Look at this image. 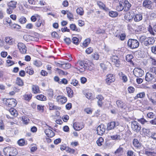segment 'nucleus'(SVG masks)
Returning a JSON list of instances; mask_svg holds the SVG:
<instances>
[{
	"mask_svg": "<svg viewBox=\"0 0 156 156\" xmlns=\"http://www.w3.org/2000/svg\"><path fill=\"white\" fill-rule=\"evenodd\" d=\"M3 152L5 156H15L18 153L16 148L9 147L5 148L3 149Z\"/></svg>",
	"mask_w": 156,
	"mask_h": 156,
	"instance_id": "1",
	"label": "nucleus"
},
{
	"mask_svg": "<svg viewBox=\"0 0 156 156\" xmlns=\"http://www.w3.org/2000/svg\"><path fill=\"white\" fill-rule=\"evenodd\" d=\"M87 62L85 61H79L77 63V66L80 68L79 71L81 72H84L86 70H91L92 69L90 68Z\"/></svg>",
	"mask_w": 156,
	"mask_h": 156,
	"instance_id": "2",
	"label": "nucleus"
},
{
	"mask_svg": "<svg viewBox=\"0 0 156 156\" xmlns=\"http://www.w3.org/2000/svg\"><path fill=\"white\" fill-rule=\"evenodd\" d=\"M139 45L138 41L136 39H129L127 41L128 47L131 49H134L137 48Z\"/></svg>",
	"mask_w": 156,
	"mask_h": 156,
	"instance_id": "3",
	"label": "nucleus"
},
{
	"mask_svg": "<svg viewBox=\"0 0 156 156\" xmlns=\"http://www.w3.org/2000/svg\"><path fill=\"white\" fill-rule=\"evenodd\" d=\"M17 2L15 1H11L7 3L8 8L7 9L6 11L7 13L10 14L12 12L13 10L16 6Z\"/></svg>",
	"mask_w": 156,
	"mask_h": 156,
	"instance_id": "4",
	"label": "nucleus"
},
{
	"mask_svg": "<svg viewBox=\"0 0 156 156\" xmlns=\"http://www.w3.org/2000/svg\"><path fill=\"white\" fill-rule=\"evenodd\" d=\"M4 103L7 106L12 108L15 107L16 104V99H3Z\"/></svg>",
	"mask_w": 156,
	"mask_h": 156,
	"instance_id": "5",
	"label": "nucleus"
},
{
	"mask_svg": "<svg viewBox=\"0 0 156 156\" xmlns=\"http://www.w3.org/2000/svg\"><path fill=\"white\" fill-rule=\"evenodd\" d=\"M17 46L21 53L24 54L26 53L27 49L24 44L21 42H19L18 43Z\"/></svg>",
	"mask_w": 156,
	"mask_h": 156,
	"instance_id": "6",
	"label": "nucleus"
},
{
	"mask_svg": "<svg viewBox=\"0 0 156 156\" xmlns=\"http://www.w3.org/2000/svg\"><path fill=\"white\" fill-rule=\"evenodd\" d=\"M133 72L135 76L137 77L142 76L144 74V71L140 68H135Z\"/></svg>",
	"mask_w": 156,
	"mask_h": 156,
	"instance_id": "7",
	"label": "nucleus"
},
{
	"mask_svg": "<svg viewBox=\"0 0 156 156\" xmlns=\"http://www.w3.org/2000/svg\"><path fill=\"white\" fill-rule=\"evenodd\" d=\"M131 127L132 129L136 132H138L141 129V126L136 121H133L131 123Z\"/></svg>",
	"mask_w": 156,
	"mask_h": 156,
	"instance_id": "8",
	"label": "nucleus"
},
{
	"mask_svg": "<svg viewBox=\"0 0 156 156\" xmlns=\"http://www.w3.org/2000/svg\"><path fill=\"white\" fill-rule=\"evenodd\" d=\"M119 125L118 122L113 121L108 123L107 124V129L110 130L114 129L117 126Z\"/></svg>",
	"mask_w": 156,
	"mask_h": 156,
	"instance_id": "9",
	"label": "nucleus"
},
{
	"mask_svg": "<svg viewBox=\"0 0 156 156\" xmlns=\"http://www.w3.org/2000/svg\"><path fill=\"white\" fill-rule=\"evenodd\" d=\"M105 129V126L102 124L99 126L97 128V134L100 135H102L104 133Z\"/></svg>",
	"mask_w": 156,
	"mask_h": 156,
	"instance_id": "10",
	"label": "nucleus"
},
{
	"mask_svg": "<svg viewBox=\"0 0 156 156\" xmlns=\"http://www.w3.org/2000/svg\"><path fill=\"white\" fill-rule=\"evenodd\" d=\"M115 80V76L112 74H109L107 76L106 82L107 84L110 85L111 83L113 82Z\"/></svg>",
	"mask_w": 156,
	"mask_h": 156,
	"instance_id": "11",
	"label": "nucleus"
},
{
	"mask_svg": "<svg viewBox=\"0 0 156 156\" xmlns=\"http://www.w3.org/2000/svg\"><path fill=\"white\" fill-rule=\"evenodd\" d=\"M56 101L59 104H63L67 101V99L66 97L63 96L59 95L56 98Z\"/></svg>",
	"mask_w": 156,
	"mask_h": 156,
	"instance_id": "12",
	"label": "nucleus"
},
{
	"mask_svg": "<svg viewBox=\"0 0 156 156\" xmlns=\"http://www.w3.org/2000/svg\"><path fill=\"white\" fill-rule=\"evenodd\" d=\"M5 42L10 45H12L15 44V40L11 37H6L5 39Z\"/></svg>",
	"mask_w": 156,
	"mask_h": 156,
	"instance_id": "13",
	"label": "nucleus"
},
{
	"mask_svg": "<svg viewBox=\"0 0 156 156\" xmlns=\"http://www.w3.org/2000/svg\"><path fill=\"white\" fill-rule=\"evenodd\" d=\"M148 37H146L145 36H141L140 38V41L141 43L146 46L148 45Z\"/></svg>",
	"mask_w": 156,
	"mask_h": 156,
	"instance_id": "14",
	"label": "nucleus"
},
{
	"mask_svg": "<svg viewBox=\"0 0 156 156\" xmlns=\"http://www.w3.org/2000/svg\"><path fill=\"white\" fill-rule=\"evenodd\" d=\"M123 0L120 1L118 4H117L116 9L118 11H121L124 8V3Z\"/></svg>",
	"mask_w": 156,
	"mask_h": 156,
	"instance_id": "15",
	"label": "nucleus"
},
{
	"mask_svg": "<svg viewBox=\"0 0 156 156\" xmlns=\"http://www.w3.org/2000/svg\"><path fill=\"white\" fill-rule=\"evenodd\" d=\"M154 79V76L152 74L147 73L146 75L145 79L148 82L152 81Z\"/></svg>",
	"mask_w": 156,
	"mask_h": 156,
	"instance_id": "16",
	"label": "nucleus"
},
{
	"mask_svg": "<svg viewBox=\"0 0 156 156\" xmlns=\"http://www.w3.org/2000/svg\"><path fill=\"white\" fill-rule=\"evenodd\" d=\"M112 62H114L117 67H119L120 66V62L118 57L117 56H113L112 58Z\"/></svg>",
	"mask_w": 156,
	"mask_h": 156,
	"instance_id": "17",
	"label": "nucleus"
},
{
	"mask_svg": "<svg viewBox=\"0 0 156 156\" xmlns=\"http://www.w3.org/2000/svg\"><path fill=\"white\" fill-rule=\"evenodd\" d=\"M152 3L149 0H145L143 3V5L146 8L150 9L152 7Z\"/></svg>",
	"mask_w": 156,
	"mask_h": 156,
	"instance_id": "18",
	"label": "nucleus"
},
{
	"mask_svg": "<svg viewBox=\"0 0 156 156\" xmlns=\"http://www.w3.org/2000/svg\"><path fill=\"white\" fill-rule=\"evenodd\" d=\"M44 132L46 135L48 137H52L55 135L54 133L51 129H47Z\"/></svg>",
	"mask_w": 156,
	"mask_h": 156,
	"instance_id": "19",
	"label": "nucleus"
},
{
	"mask_svg": "<svg viewBox=\"0 0 156 156\" xmlns=\"http://www.w3.org/2000/svg\"><path fill=\"white\" fill-rule=\"evenodd\" d=\"M73 127L76 130H80L82 129L83 127V125H80L79 123H75L73 124Z\"/></svg>",
	"mask_w": 156,
	"mask_h": 156,
	"instance_id": "20",
	"label": "nucleus"
},
{
	"mask_svg": "<svg viewBox=\"0 0 156 156\" xmlns=\"http://www.w3.org/2000/svg\"><path fill=\"white\" fill-rule=\"evenodd\" d=\"M147 29L150 34L154 35V31L156 32V24L154 26L153 28L151 25H149Z\"/></svg>",
	"mask_w": 156,
	"mask_h": 156,
	"instance_id": "21",
	"label": "nucleus"
},
{
	"mask_svg": "<svg viewBox=\"0 0 156 156\" xmlns=\"http://www.w3.org/2000/svg\"><path fill=\"white\" fill-rule=\"evenodd\" d=\"M133 144L134 147L136 148H140L141 146V144L136 139H133Z\"/></svg>",
	"mask_w": 156,
	"mask_h": 156,
	"instance_id": "22",
	"label": "nucleus"
},
{
	"mask_svg": "<svg viewBox=\"0 0 156 156\" xmlns=\"http://www.w3.org/2000/svg\"><path fill=\"white\" fill-rule=\"evenodd\" d=\"M133 18L135 21L138 22L142 19V16L140 14H136L133 16Z\"/></svg>",
	"mask_w": 156,
	"mask_h": 156,
	"instance_id": "23",
	"label": "nucleus"
},
{
	"mask_svg": "<svg viewBox=\"0 0 156 156\" xmlns=\"http://www.w3.org/2000/svg\"><path fill=\"white\" fill-rule=\"evenodd\" d=\"M44 21L42 19H41L40 18L36 23L35 25L37 27H40L41 25L44 26Z\"/></svg>",
	"mask_w": 156,
	"mask_h": 156,
	"instance_id": "24",
	"label": "nucleus"
},
{
	"mask_svg": "<svg viewBox=\"0 0 156 156\" xmlns=\"http://www.w3.org/2000/svg\"><path fill=\"white\" fill-rule=\"evenodd\" d=\"M132 14L130 13V12L126 13L124 16L125 19L129 22L133 18V16Z\"/></svg>",
	"mask_w": 156,
	"mask_h": 156,
	"instance_id": "25",
	"label": "nucleus"
},
{
	"mask_svg": "<svg viewBox=\"0 0 156 156\" xmlns=\"http://www.w3.org/2000/svg\"><path fill=\"white\" fill-rule=\"evenodd\" d=\"M124 10L127 11L130 9L131 6V5L128 1L125 0L124 1Z\"/></svg>",
	"mask_w": 156,
	"mask_h": 156,
	"instance_id": "26",
	"label": "nucleus"
},
{
	"mask_svg": "<svg viewBox=\"0 0 156 156\" xmlns=\"http://www.w3.org/2000/svg\"><path fill=\"white\" fill-rule=\"evenodd\" d=\"M33 92L34 94H37L40 93L39 87L37 86L33 85L32 86Z\"/></svg>",
	"mask_w": 156,
	"mask_h": 156,
	"instance_id": "27",
	"label": "nucleus"
},
{
	"mask_svg": "<svg viewBox=\"0 0 156 156\" xmlns=\"http://www.w3.org/2000/svg\"><path fill=\"white\" fill-rule=\"evenodd\" d=\"M66 90L68 96L70 98L73 97V92L72 89L70 87H66Z\"/></svg>",
	"mask_w": 156,
	"mask_h": 156,
	"instance_id": "28",
	"label": "nucleus"
},
{
	"mask_svg": "<svg viewBox=\"0 0 156 156\" xmlns=\"http://www.w3.org/2000/svg\"><path fill=\"white\" fill-rule=\"evenodd\" d=\"M96 98L98 100V105L100 107H101L102 104V101L104 99L103 97L101 95H99Z\"/></svg>",
	"mask_w": 156,
	"mask_h": 156,
	"instance_id": "29",
	"label": "nucleus"
},
{
	"mask_svg": "<svg viewBox=\"0 0 156 156\" xmlns=\"http://www.w3.org/2000/svg\"><path fill=\"white\" fill-rule=\"evenodd\" d=\"M115 37H118L119 39L122 41H124L126 37V35L124 33L121 34H115Z\"/></svg>",
	"mask_w": 156,
	"mask_h": 156,
	"instance_id": "30",
	"label": "nucleus"
},
{
	"mask_svg": "<svg viewBox=\"0 0 156 156\" xmlns=\"http://www.w3.org/2000/svg\"><path fill=\"white\" fill-rule=\"evenodd\" d=\"M25 71L27 73L30 75H32L34 73V71L32 67L30 66H28L25 69Z\"/></svg>",
	"mask_w": 156,
	"mask_h": 156,
	"instance_id": "31",
	"label": "nucleus"
},
{
	"mask_svg": "<svg viewBox=\"0 0 156 156\" xmlns=\"http://www.w3.org/2000/svg\"><path fill=\"white\" fill-rule=\"evenodd\" d=\"M9 111L12 115H13L14 116H16L17 115V112L16 110L14 108H11L9 110Z\"/></svg>",
	"mask_w": 156,
	"mask_h": 156,
	"instance_id": "32",
	"label": "nucleus"
},
{
	"mask_svg": "<svg viewBox=\"0 0 156 156\" xmlns=\"http://www.w3.org/2000/svg\"><path fill=\"white\" fill-rule=\"evenodd\" d=\"M23 38L26 41H34L35 37L30 35H25L23 36Z\"/></svg>",
	"mask_w": 156,
	"mask_h": 156,
	"instance_id": "33",
	"label": "nucleus"
},
{
	"mask_svg": "<svg viewBox=\"0 0 156 156\" xmlns=\"http://www.w3.org/2000/svg\"><path fill=\"white\" fill-rule=\"evenodd\" d=\"M145 96V93L144 92H142L136 95L134 99H137L138 98H142Z\"/></svg>",
	"mask_w": 156,
	"mask_h": 156,
	"instance_id": "34",
	"label": "nucleus"
},
{
	"mask_svg": "<svg viewBox=\"0 0 156 156\" xmlns=\"http://www.w3.org/2000/svg\"><path fill=\"white\" fill-rule=\"evenodd\" d=\"M37 98L40 101H45L46 100V96L42 94H40L37 96Z\"/></svg>",
	"mask_w": 156,
	"mask_h": 156,
	"instance_id": "35",
	"label": "nucleus"
},
{
	"mask_svg": "<svg viewBox=\"0 0 156 156\" xmlns=\"http://www.w3.org/2000/svg\"><path fill=\"white\" fill-rule=\"evenodd\" d=\"M47 93L49 99H52L53 96V90L52 89H50L47 90Z\"/></svg>",
	"mask_w": 156,
	"mask_h": 156,
	"instance_id": "36",
	"label": "nucleus"
},
{
	"mask_svg": "<svg viewBox=\"0 0 156 156\" xmlns=\"http://www.w3.org/2000/svg\"><path fill=\"white\" fill-rule=\"evenodd\" d=\"M77 13L80 16H82L84 14V11L82 8H79L76 9Z\"/></svg>",
	"mask_w": 156,
	"mask_h": 156,
	"instance_id": "37",
	"label": "nucleus"
},
{
	"mask_svg": "<svg viewBox=\"0 0 156 156\" xmlns=\"http://www.w3.org/2000/svg\"><path fill=\"white\" fill-rule=\"evenodd\" d=\"M133 57L132 55H128L126 56V61L128 62H133V65H134L132 61V59L133 58Z\"/></svg>",
	"mask_w": 156,
	"mask_h": 156,
	"instance_id": "38",
	"label": "nucleus"
},
{
	"mask_svg": "<svg viewBox=\"0 0 156 156\" xmlns=\"http://www.w3.org/2000/svg\"><path fill=\"white\" fill-rule=\"evenodd\" d=\"M40 18V16L39 15L37 14H35L31 17L30 20L32 21L35 22L37 20V18H39V19Z\"/></svg>",
	"mask_w": 156,
	"mask_h": 156,
	"instance_id": "39",
	"label": "nucleus"
},
{
	"mask_svg": "<svg viewBox=\"0 0 156 156\" xmlns=\"http://www.w3.org/2000/svg\"><path fill=\"white\" fill-rule=\"evenodd\" d=\"M116 103L118 107L122 108L124 106L123 102L121 101L118 100L116 101Z\"/></svg>",
	"mask_w": 156,
	"mask_h": 156,
	"instance_id": "40",
	"label": "nucleus"
},
{
	"mask_svg": "<svg viewBox=\"0 0 156 156\" xmlns=\"http://www.w3.org/2000/svg\"><path fill=\"white\" fill-rule=\"evenodd\" d=\"M70 27L71 29L73 31H76L77 32H79L80 31L79 29L77 28L75 24H71L70 25Z\"/></svg>",
	"mask_w": 156,
	"mask_h": 156,
	"instance_id": "41",
	"label": "nucleus"
},
{
	"mask_svg": "<svg viewBox=\"0 0 156 156\" xmlns=\"http://www.w3.org/2000/svg\"><path fill=\"white\" fill-rule=\"evenodd\" d=\"M19 22L22 24L25 23L27 21L26 18L24 16H21L19 19Z\"/></svg>",
	"mask_w": 156,
	"mask_h": 156,
	"instance_id": "42",
	"label": "nucleus"
},
{
	"mask_svg": "<svg viewBox=\"0 0 156 156\" xmlns=\"http://www.w3.org/2000/svg\"><path fill=\"white\" fill-rule=\"evenodd\" d=\"M22 118L23 122L24 124L27 125L29 122L30 120L27 117L23 116Z\"/></svg>",
	"mask_w": 156,
	"mask_h": 156,
	"instance_id": "43",
	"label": "nucleus"
},
{
	"mask_svg": "<svg viewBox=\"0 0 156 156\" xmlns=\"http://www.w3.org/2000/svg\"><path fill=\"white\" fill-rule=\"evenodd\" d=\"M71 65L70 64L67 63H64V62L63 63V68L65 69H68L71 67Z\"/></svg>",
	"mask_w": 156,
	"mask_h": 156,
	"instance_id": "44",
	"label": "nucleus"
},
{
	"mask_svg": "<svg viewBox=\"0 0 156 156\" xmlns=\"http://www.w3.org/2000/svg\"><path fill=\"white\" fill-rule=\"evenodd\" d=\"M16 84L20 86H22L23 85V83L22 80L20 78H17L16 80Z\"/></svg>",
	"mask_w": 156,
	"mask_h": 156,
	"instance_id": "45",
	"label": "nucleus"
},
{
	"mask_svg": "<svg viewBox=\"0 0 156 156\" xmlns=\"http://www.w3.org/2000/svg\"><path fill=\"white\" fill-rule=\"evenodd\" d=\"M111 138L113 140H120L121 139V136L119 135L118 134L112 136H111Z\"/></svg>",
	"mask_w": 156,
	"mask_h": 156,
	"instance_id": "46",
	"label": "nucleus"
},
{
	"mask_svg": "<svg viewBox=\"0 0 156 156\" xmlns=\"http://www.w3.org/2000/svg\"><path fill=\"white\" fill-rule=\"evenodd\" d=\"M90 38L86 39L83 43V45L85 47H87L90 42Z\"/></svg>",
	"mask_w": 156,
	"mask_h": 156,
	"instance_id": "47",
	"label": "nucleus"
},
{
	"mask_svg": "<svg viewBox=\"0 0 156 156\" xmlns=\"http://www.w3.org/2000/svg\"><path fill=\"white\" fill-rule=\"evenodd\" d=\"M147 117L150 119H154L156 117L154 114L152 112H150L148 113L147 114Z\"/></svg>",
	"mask_w": 156,
	"mask_h": 156,
	"instance_id": "48",
	"label": "nucleus"
},
{
	"mask_svg": "<svg viewBox=\"0 0 156 156\" xmlns=\"http://www.w3.org/2000/svg\"><path fill=\"white\" fill-rule=\"evenodd\" d=\"M123 152V148L121 146L115 151V153L116 154H122Z\"/></svg>",
	"mask_w": 156,
	"mask_h": 156,
	"instance_id": "49",
	"label": "nucleus"
},
{
	"mask_svg": "<svg viewBox=\"0 0 156 156\" xmlns=\"http://www.w3.org/2000/svg\"><path fill=\"white\" fill-rule=\"evenodd\" d=\"M18 144L20 146H23L25 144V140L23 139H20L18 141Z\"/></svg>",
	"mask_w": 156,
	"mask_h": 156,
	"instance_id": "50",
	"label": "nucleus"
},
{
	"mask_svg": "<svg viewBox=\"0 0 156 156\" xmlns=\"http://www.w3.org/2000/svg\"><path fill=\"white\" fill-rule=\"evenodd\" d=\"M118 13L116 12L111 11L109 12V15L112 17H115L117 16Z\"/></svg>",
	"mask_w": 156,
	"mask_h": 156,
	"instance_id": "51",
	"label": "nucleus"
},
{
	"mask_svg": "<svg viewBox=\"0 0 156 156\" xmlns=\"http://www.w3.org/2000/svg\"><path fill=\"white\" fill-rule=\"evenodd\" d=\"M103 139L102 137H101L97 141V143L99 146H101L102 145V143H103Z\"/></svg>",
	"mask_w": 156,
	"mask_h": 156,
	"instance_id": "52",
	"label": "nucleus"
},
{
	"mask_svg": "<svg viewBox=\"0 0 156 156\" xmlns=\"http://www.w3.org/2000/svg\"><path fill=\"white\" fill-rule=\"evenodd\" d=\"M148 38V45L150 44H153L155 42L154 39L153 37H149Z\"/></svg>",
	"mask_w": 156,
	"mask_h": 156,
	"instance_id": "53",
	"label": "nucleus"
},
{
	"mask_svg": "<svg viewBox=\"0 0 156 156\" xmlns=\"http://www.w3.org/2000/svg\"><path fill=\"white\" fill-rule=\"evenodd\" d=\"M33 64L34 65L37 67L40 66L42 65L41 62L40 61L37 60L34 61Z\"/></svg>",
	"mask_w": 156,
	"mask_h": 156,
	"instance_id": "54",
	"label": "nucleus"
},
{
	"mask_svg": "<svg viewBox=\"0 0 156 156\" xmlns=\"http://www.w3.org/2000/svg\"><path fill=\"white\" fill-rule=\"evenodd\" d=\"M32 94H26L23 96L24 99L26 100H30L31 98Z\"/></svg>",
	"mask_w": 156,
	"mask_h": 156,
	"instance_id": "55",
	"label": "nucleus"
},
{
	"mask_svg": "<svg viewBox=\"0 0 156 156\" xmlns=\"http://www.w3.org/2000/svg\"><path fill=\"white\" fill-rule=\"evenodd\" d=\"M149 61L152 65L154 66L156 65V60L154 58L150 57L149 58Z\"/></svg>",
	"mask_w": 156,
	"mask_h": 156,
	"instance_id": "56",
	"label": "nucleus"
},
{
	"mask_svg": "<svg viewBox=\"0 0 156 156\" xmlns=\"http://www.w3.org/2000/svg\"><path fill=\"white\" fill-rule=\"evenodd\" d=\"M57 71L58 73L61 75H66L68 74V73L67 72L65 73L63 71L59 69H58V68L57 69Z\"/></svg>",
	"mask_w": 156,
	"mask_h": 156,
	"instance_id": "57",
	"label": "nucleus"
},
{
	"mask_svg": "<svg viewBox=\"0 0 156 156\" xmlns=\"http://www.w3.org/2000/svg\"><path fill=\"white\" fill-rule=\"evenodd\" d=\"M91 56L94 59L96 60H98L99 57V55L96 53L93 54Z\"/></svg>",
	"mask_w": 156,
	"mask_h": 156,
	"instance_id": "58",
	"label": "nucleus"
},
{
	"mask_svg": "<svg viewBox=\"0 0 156 156\" xmlns=\"http://www.w3.org/2000/svg\"><path fill=\"white\" fill-rule=\"evenodd\" d=\"M73 42L76 45H78L79 44V39L76 37H74L72 38Z\"/></svg>",
	"mask_w": 156,
	"mask_h": 156,
	"instance_id": "59",
	"label": "nucleus"
},
{
	"mask_svg": "<svg viewBox=\"0 0 156 156\" xmlns=\"http://www.w3.org/2000/svg\"><path fill=\"white\" fill-rule=\"evenodd\" d=\"M71 83L74 86H78L79 85L78 81L75 79L73 80Z\"/></svg>",
	"mask_w": 156,
	"mask_h": 156,
	"instance_id": "60",
	"label": "nucleus"
},
{
	"mask_svg": "<svg viewBox=\"0 0 156 156\" xmlns=\"http://www.w3.org/2000/svg\"><path fill=\"white\" fill-rule=\"evenodd\" d=\"M49 105L50 106V109L51 110H52L54 109H57L58 107L53 105L51 103H49Z\"/></svg>",
	"mask_w": 156,
	"mask_h": 156,
	"instance_id": "61",
	"label": "nucleus"
},
{
	"mask_svg": "<svg viewBox=\"0 0 156 156\" xmlns=\"http://www.w3.org/2000/svg\"><path fill=\"white\" fill-rule=\"evenodd\" d=\"M93 51V49L91 47H89L87 48L86 50V52L87 54H90Z\"/></svg>",
	"mask_w": 156,
	"mask_h": 156,
	"instance_id": "62",
	"label": "nucleus"
},
{
	"mask_svg": "<svg viewBox=\"0 0 156 156\" xmlns=\"http://www.w3.org/2000/svg\"><path fill=\"white\" fill-rule=\"evenodd\" d=\"M97 4L101 9H102L105 7V5L102 2H98Z\"/></svg>",
	"mask_w": 156,
	"mask_h": 156,
	"instance_id": "63",
	"label": "nucleus"
},
{
	"mask_svg": "<svg viewBox=\"0 0 156 156\" xmlns=\"http://www.w3.org/2000/svg\"><path fill=\"white\" fill-rule=\"evenodd\" d=\"M151 52L154 54L156 55V45L151 48Z\"/></svg>",
	"mask_w": 156,
	"mask_h": 156,
	"instance_id": "64",
	"label": "nucleus"
}]
</instances>
